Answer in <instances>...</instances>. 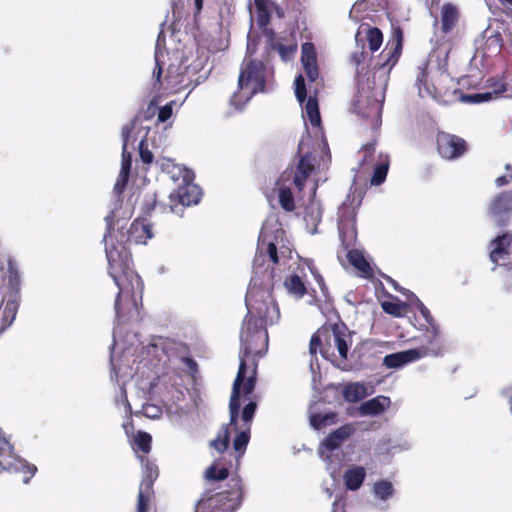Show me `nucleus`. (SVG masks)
Segmentation results:
<instances>
[{"mask_svg":"<svg viewBox=\"0 0 512 512\" xmlns=\"http://www.w3.org/2000/svg\"><path fill=\"white\" fill-rule=\"evenodd\" d=\"M136 414H138V412ZM139 414H142L147 418L155 419L162 415V409L158 405L146 403L142 406Z\"/></svg>","mask_w":512,"mask_h":512,"instance_id":"37998d69","label":"nucleus"},{"mask_svg":"<svg viewBox=\"0 0 512 512\" xmlns=\"http://www.w3.org/2000/svg\"><path fill=\"white\" fill-rule=\"evenodd\" d=\"M495 183H496L497 187H501V186L507 185L509 183V180L506 176L503 175V176L496 178Z\"/></svg>","mask_w":512,"mask_h":512,"instance_id":"13d9d810","label":"nucleus"},{"mask_svg":"<svg viewBox=\"0 0 512 512\" xmlns=\"http://www.w3.org/2000/svg\"><path fill=\"white\" fill-rule=\"evenodd\" d=\"M139 155L140 159L144 164H151L153 161V154L148 148V143L146 139H142L139 143Z\"/></svg>","mask_w":512,"mask_h":512,"instance_id":"c03bdc74","label":"nucleus"},{"mask_svg":"<svg viewBox=\"0 0 512 512\" xmlns=\"http://www.w3.org/2000/svg\"><path fill=\"white\" fill-rule=\"evenodd\" d=\"M154 496V490L143 489L139 487L137 512H148L149 505Z\"/></svg>","mask_w":512,"mask_h":512,"instance_id":"e433bc0d","label":"nucleus"},{"mask_svg":"<svg viewBox=\"0 0 512 512\" xmlns=\"http://www.w3.org/2000/svg\"><path fill=\"white\" fill-rule=\"evenodd\" d=\"M266 73L267 67L261 60L250 59L243 62L238 78V88L248 90L247 99L265 90Z\"/></svg>","mask_w":512,"mask_h":512,"instance_id":"1a4fd4ad","label":"nucleus"},{"mask_svg":"<svg viewBox=\"0 0 512 512\" xmlns=\"http://www.w3.org/2000/svg\"><path fill=\"white\" fill-rule=\"evenodd\" d=\"M229 476V470L227 467L222 466L218 467V464L213 463L211 466L207 468L205 471V477L209 480H225Z\"/></svg>","mask_w":512,"mask_h":512,"instance_id":"f704fd0d","label":"nucleus"},{"mask_svg":"<svg viewBox=\"0 0 512 512\" xmlns=\"http://www.w3.org/2000/svg\"><path fill=\"white\" fill-rule=\"evenodd\" d=\"M487 214L495 226L506 227L512 218V190L498 193L491 200Z\"/></svg>","mask_w":512,"mask_h":512,"instance_id":"9d476101","label":"nucleus"},{"mask_svg":"<svg viewBox=\"0 0 512 512\" xmlns=\"http://www.w3.org/2000/svg\"><path fill=\"white\" fill-rule=\"evenodd\" d=\"M156 200L154 197L145 202V213H150L155 208Z\"/></svg>","mask_w":512,"mask_h":512,"instance_id":"6e6d98bb","label":"nucleus"},{"mask_svg":"<svg viewBox=\"0 0 512 512\" xmlns=\"http://www.w3.org/2000/svg\"><path fill=\"white\" fill-rule=\"evenodd\" d=\"M115 214L111 211L106 217V233L104 234L105 252L107 247L111 245H122L130 252L129 246L131 244H146L147 240L152 238L151 225L147 223L145 218H137L131 224L126 234L119 233L120 239L114 235V222Z\"/></svg>","mask_w":512,"mask_h":512,"instance_id":"39448f33","label":"nucleus"},{"mask_svg":"<svg viewBox=\"0 0 512 512\" xmlns=\"http://www.w3.org/2000/svg\"><path fill=\"white\" fill-rule=\"evenodd\" d=\"M409 293L410 296L415 299V305L419 312L421 313V315L425 318L427 322H430L432 320V315L428 308L416 297L415 294H413L412 292Z\"/></svg>","mask_w":512,"mask_h":512,"instance_id":"603ef678","label":"nucleus"},{"mask_svg":"<svg viewBox=\"0 0 512 512\" xmlns=\"http://www.w3.org/2000/svg\"><path fill=\"white\" fill-rule=\"evenodd\" d=\"M511 245L512 233L510 232H505L494 238L489 245V256L491 261L512 270V255L510 253Z\"/></svg>","mask_w":512,"mask_h":512,"instance_id":"4468645a","label":"nucleus"},{"mask_svg":"<svg viewBox=\"0 0 512 512\" xmlns=\"http://www.w3.org/2000/svg\"><path fill=\"white\" fill-rule=\"evenodd\" d=\"M237 96H238V95H237L236 93L232 96V98H231V102H232V103H235V102H236V98H237Z\"/></svg>","mask_w":512,"mask_h":512,"instance_id":"338daca9","label":"nucleus"},{"mask_svg":"<svg viewBox=\"0 0 512 512\" xmlns=\"http://www.w3.org/2000/svg\"><path fill=\"white\" fill-rule=\"evenodd\" d=\"M230 442V432L228 426H222L217 437L210 442V446L220 453L227 450Z\"/></svg>","mask_w":512,"mask_h":512,"instance_id":"7c9ffc66","label":"nucleus"},{"mask_svg":"<svg viewBox=\"0 0 512 512\" xmlns=\"http://www.w3.org/2000/svg\"><path fill=\"white\" fill-rule=\"evenodd\" d=\"M403 48V30L400 26L393 27L392 35L385 49L380 53L376 64L378 69L390 71L398 62Z\"/></svg>","mask_w":512,"mask_h":512,"instance_id":"ddd939ff","label":"nucleus"},{"mask_svg":"<svg viewBox=\"0 0 512 512\" xmlns=\"http://www.w3.org/2000/svg\"><path fill=\"white\" fill-rule=\"evenodd\" d=\"M394 288H395L396 290H398V291H401V292H402V289H400V288L398 287L397 283H395V284H394Z\"/></svg>","mask_w":512,"mask_h":512,"instance_id":"774afa93","label":"nucleus"},{"mask_svg":"<svg viewBox=\"0 0 512 512\" xmlns=\"http://www.w3.org/2000/svg\"><path fill=\"white\" fill-rule=\"evenodd\" d=\"M228 488L217 491V489L206 490L200 499L206 502V507L229 508V512H234L242 503L244 493L242 480L238 476H233L227 483Z\"/></svg>","mask_w":512,"mask_h":512,"instance_id":"0eeeda50","label":"nucleus"},{"mask_svg":"<svg viewBox=\"0 0 512 512\" xmlns=\"http://www.w3.org/2000/svg\"><path fill=\"white\" fill-rule=\"evenodd\" d=\"M376 144H377V140L374 139L373 141L368 142L362 146V149H361L363 152L362 164H366L372 160L373 155L375 153Z\"/></svg>","mask_w":512,"mask_h":512,"instance_id":"49530a36","label":"nucleus"},{"mask_svg":"<svg viewBox=\"0 0 512 512\" xmlns=\"http://www.w3.org/2000/svg\"><path fill=\"white\" fill-rule=\"evenodd\" d=\"M276 14L279 18H283L284 17V11L281 7H276Z\"/></svg>","mask_w":512,"mask_h":512,"instance_id":"e2e57ef3","label":"nucleus"},{"mask_svg":"<svg viewBox=\"0 0 512 512\" xmlns=\"http://www.w3.org/2000/svg\"><path fill=\"white\" fill-rule=\"evenodd\" d=\"M132 130V126H125L122 130V137H123V147H122V162H121V170L119 174V178L115 184L114 189L118 192H122L125 188L128 178L131 171L132 166V157L130 152L127 151V145L129 136Z\"/></svg>","mask_w":512,"mask_h":512,"instance_id":"dca6fc26","label":"nucleus"},{"mask_svg":"<svg viewBox=\"0 0 512 512\" xmlns=\"http://www.w3.org/2000/svg\"><path fill=\"white\" fill-rule=\"evenodd\" d=\"M295 95L297 100L302 104L307 99V90L303 75L299 74L295 78Z\"/></svg>","mask_w":512,"mask_h":512,"instance_id":"a19ab883","label":"nucleus"},{"mask_svg":"<svg viewBox=\"0 0 512 512\" xmlns=\"http://www.w3.org/2000/svg\"><path fill=\"white\" fill-rule=\"evenodd\" d=\"M460 19V11L456 5L447 2L441 7V31L443 34L451 33L457 26Z\"/></svg>","mask_w":512,"mask_h":512,"instance_id":"6ab92c4d","label":"nucleus"},{"mask_svg":"<svg viewBox=\"0 0 512 512\" xmlns=\"http://www.w3.org/2000/svg\"><path fill=\"white\" fill-rule=\"evenodd\" d=\"M367 395L366 387L360 383L348 384L343 391V396L348 402H358Z\"/></svg>","mask_w":512,"mask_h":512,"instance_id":"cd10ccee","label":"nucleus"},{"mask_svg":"<svg viewBox=\"0 0 512 512\" xmlns=\"http://www.w3.org/2000/svg\"><path fill=\"white\" fill-rule=\"evenodd\" d=\"M305 112L308 120L313 126H317L321 122L318 102L316 98L309 97L305 100Z\"/></svg>","mask_w":512,"mask_h":512,"instance_id":"72a5a7b5","label":"nucleus"},{"mask_svg":"<svg viewBox=\"0 0 512 512\" xmlns=\"http://www.w3.org/2000/svg\"><path fill=\"white\" fill-rule=\"evenodd\" d=\"M257 10V22L260 27H266L271 20V14L268 6L256 8Z\"/></svg>","mask_w":512,"mask_h":512,"instance_id":"a18cd8bd","label":"nucleus"},{"mask_svg":"<svg viewBox=\"0 0 512 512\" xmlns=\"http://www.w3.org/2000/svg\"><path fill=\"white\" fill-rule=\"evenodd\" d=\"M355 429L351 424H345L331 432L322 442V446L328 451H333L354 433Z\"/></svg>","mask_w":512,"mask_h":512,"instance_id":"aec40b11","label":"nucleus"},{"mask_svg":"<svg viewBox=\"0 0 512 512\" xmlns=\"http://www.w3.org/2000/svg\"><path fill=\"white\" fill-rule=\"evenodd\" d=\"M366 477L365 468L362 466H353L346 470L343 479L345 486L350 491L358 490Z\"/></svg>","mask_w":512,"mask_h":512,"instance_id":"b1692460","label":"nucleus"},{"mask_svg":"<svg viewBox=\"0 0 512 512\" xmlns=\"http://www.w3.org/2000/svg\"><path fill=\"white\" fill-rule=\"evenodd\" d=\"M495 93L496 91L466 94L462 96V100L468 103H482L491 100L493 98V94Z\"/></svg>","mask_w":512,"mask_h":512,"instance_id":"79ce46f5","label":"nucleus"},{"mask_svg":"<svg viewBox=\"0 0 512 512\" xmlns=\"http://www.w3.org/2000/svg\"><path fill=\"white\" fill-rule=\"evenodd\" d=\"M268 256L274 265L279 263L278 251L274 242H266V236L259 237L257 246V255L254 259V265H258L262 257Z\"/></svg>","mask_w":512,"mask_h":512,"instance_id":"5701e85b","label":"nucleus"},{"mask_svg":"<svg viewBox=\"0 0 512 512\" xmlns=\"http://www.w3.org/2000/svg\"><path fill=\"white\" fill-rule=\"evenodd\" d=\"M279 204L286 212H292L296 208L293 193L289 187H281L278 190Z\"/></svg>","mask_w":512,"mask_h":512,"instance_id":"c756f323","label":"nucleus"},{"mask_svg":"<svg viewBox=\"0 0 512 512\" xmlns=\"http://www.w3.org/2000/svg\"><path fill=\"white\" fill-rule=\"evenodd\" d=\"M141 462L144 464V474L140 482V486L143 489L153 490L155 480L159 476L158 466L145 458L140 456Z\"/></svg>","mask_w":512,"mask_h":512,"instance_id":"393cba45","label":"nucleus"},{"mask_svg":"<svg viewBox=\"0 0 512 512\" xmlns=\"http://www.w3.org/2000/svg\"><path fill=\"white\" fill-rule=\"evenodd\" d=\"M365 38L371 52L377 51L383 42V33L378 27H370L367 25Z\"/></svg>","mask_w":512,"mask_h":512,"instance_id":"c85d7f7f","label":"nucleus"},{"mask_svg":"<svg viewBox=\"0 0 512 512\" xmlns=\"http://www.w3.org/2000/svg\"><path fill=\"white\" fill-rule=\"evenodd\" d=\"M273 49L277 50V52L280 54V56L283 59H287L290 57L295 51L296 48L293 46H287L282 43H276L273 45Z\"/></svg>","mask_w":512,"mask_h":512,"instance_id":"8fccbe9b","label":"nucleus"},{"mask_svg":"<svg viewBox=\"0 0 512 512\" xmlns=\"http://www.w3.org/2000/svg\"><path fill=\"white\" fill-rule=\"evenodd\" d=\"M256 8L268 6V0H254Z\"/></svg>","mask_w":512,"mask_h":512,"instance_id":"bf43d9fd","label":"nucleus"},{"mask_svg":"<svg viewBox=\"0 0 512 512\" xmlns=\"http://www.w3.org/2000/svg\"><path fill=\"white\" fill-rule=\"evenodd\" d=\"M256 409H257L256 402L250 401L248 404H246L242 411V420L245 423H250L254 417Z\"/></svg>","mask_w":512,"mask_h":512,"instance_id":"de8ad7c7","label":"nucleus"},{"mask_svg":"<svg viewBox=\"0 0 512 512\" xmlns=\"http://www.w3.org/2000/svg\"><path fill=\"white\" fill-rule=\"evenodd\" d=\"M248 312L245 318L257 321L258 325L277 323L280 319V310L272 294L264 289H253L248 291L245 298Z\"/></svg>","mask_w":512,"mask_h":512,"instance_id":"20e7f679","label":"nucleus"},{"mask_svg":"<svg viewBox=\"0 0 512 512\" xmlns=\"http://www.w3.org/2000/svg\"><path fill=\"white\" fill-rule=\"evenodd\" d=\"M165 63L155 54V67L152 73L153 88L178 92L187 86V75L180 63H170L164 68Z\"/></svg>","mask_w":512,"mask_h":512,"instance_id":"6e6552de","label":"nucleus"},{"mask_svg":"<svg viewBox=\"0 0 512 512\" xmlns=\"http://www.w3.org/2000/svg\"><path fill=\"white\" fill-rule=\"evenodd\" d=\"M175 104L174 101H171L164 106L160 107L158 112V121L159 122H166L168 119L171 118L173 114V105Z\"/></svg>","mask_w":512,"mask_h":512,"instance_id":"09e8293b","label":"nucleus"},{"mask_svg":"<svg viewBox=\"0 0 512 512\" xmlns=\"http://www.w3.org/2000/svg\"><path fill=\"white\" fill-rule=\"evenodd\" d=\"M152 436L144 431H138L134 436L135 451H141L143 454H148L151 451Z\"/></svg>","mask_w":512,"mask_h":512,"instance_id":"2f4dec72","label":"nucleus"},{"mask_svg":"<svg viewBox=\"0 0 512 512\" xmlns=\"http://www.w3.org/2000/svg\"><path fill=\"white\" fill-rule=\"evenodd\" d=\"M468 143L462 137L439 131L436 135V148L439 155L446 160H456L468 151Z\"/></svg>","mask_w":512,"mask_h":512,"instance_id":"9b49d317","label":"nucleus"},{"mask_svg":"<svg viewBox=\"0 0 512 512\" xmlns=\"http://www.w3.org/2000/svg\"><path fill=\"white\" fill-rule=\"evenodd\" d=\"M269 337L267 328L257 321L244 318L240 331L239 369L230 397V425L236 426L240 410L241 387L244 395L251 394L256 385L259 360L267 353Z\"/></svg>","mask_w":512,"mask_h":512,"instance_id":"f257e3e1","label":"nucleus"},{"mask_svg":"<svg viewBox=\"0 0 512 512\" xmlns=\"http://www.w3.org/2000/svg\"><path fill=\"white\" fill-rule=\"evenodd\" d=\"M316 281L319 283L320 286L324 285V279L320 274L315 275Z\"/></svg>","mask_w":512,"mask_h":512,"instance_id":"680f3d73","label":"nucleus"},{"mask_svg":"<svg viewBox=\"0 0 512 512\" xmlns=\"http://www.w3.org/2000/svg\"><path fill=\"white\" fill-rule=\"evenodd\" d=\"M444 352V345L439 333L434 330L428 337V344L418 348L388 354L383 359L387 368H399L408 363L417 361L427 356H441Z\"/></svg>","mask_w":512,"mask_h":512,"instance_id":"423d86ee","label":"nucleus"},{"mask_svg":"<svg viewBox=\"0 0 512 512\" xmlns=\"http://www.w3.org/2000/svg\"><path fill=\"white\" fill-rule=\"evenodd\" d=\"M502 4H510L512 5V0H499Z\"/></svg>","mask_w":512,"mask_h":512,"instance_id":"0e129e2a","label":"nucleus"},{"mask_svg":"<svg viewBox=\"0 0 512 512\" xmlns=\"http://www.w3.org/2000/svg\"><path fill=\"white\" fill-rule=\"evenodd\" d=\"M390 405V398L386 396H376L359 407L361 415H379Z\"/></svg>","mask_w":512,"mask_h":512,"instance_id":"4be33fe9","label":"nucleus"},{"mask_svg":"<svg viewBox=\"0 0 512 512\" xmlns=\"http://www.w3.org/2000/svg\"><path fill=\"white\" fill-rule=\"evenodd\" d=\"M338 230L344 250L355 246L357 240L356 211L352 205L343 204L339 209Z\"/></svg>","mask_w":512,"mask_h":512,"instance_id":"f8f14e48","label":"nucleus"},{"mask_svg":"<svg viewBox=\"0 0 512 512\" xmlns=\"http://www.w3.org/2000/svg\"><path fill=\"white\" fill-rule=\"evenodd\" d=\"M368 57V52L364 49V46H362L360 51H355L351 54L350 61L356 66V78L358 81Z\"/></svg>","mask_w":512,"mask_h":512,"instance_id":"c9c22d12","label":"nucleus"},{"mask_svg":"<svg viewBox=\"0 0 512 512\" xmlns=\"http://www.w3.org/2000/svg\"><path fill=\"white\" fill-rule=\"evenodd\" d=\"M108 273L119 288L115 299V315L120 324L139 319L140 306L135 296L142 290L141 277L131 269L132 255L122 245L107 247Z\"/></svg>","mask_w":512,"mask_h":512,"instance_id":"f03ea898","label":"nucleus"},{"mask_svg":"<svg viewBox=\"0 0 512 512\" xmlns=\"http://www.w3.org/2000/svg\"><path fill=\"white\" fill-rule=\"evenodd\" d=\"M250 439L249 429L237 434L233 441V448L237 453V460L244 454Z\"/></svg>","mask_w":512,"mask_h":512,"instance_id":"58836bf2","label":"nucleus"},{"mask_svg":"<svg viewBox=\"0 0 512 512\" xmlns=\"http://www.w3.org/2000/svg\"><path fill=\"white\" fill-rule=\"evenodd\" d=\"M381 307L385 313L394 317H401L406 308V304L399 300L397 302L384 301Z\"/></svg>","mask_w":512,"mask_h":512,"instance_id":"ea45409f","label":"nucleus"},{"mask_svg":"<svg viewBox=\"0 0 512 512\" xmlns=\"http://www.w3.org/2000/svg\"><path fill=\"white\" fill-rule=\"evenodd\" d=\"M352 345V335L343 322L323 325L311 337L309 353L319 352L332 364L346 370L348 352Z\"/></svg>","mask_w":512,"mask_h":512,"instance_id":"7ed1b4c3","label":"nucleus"},{"mask_svg":"<svg viewBox=\"0 0 512 512\" xmlns=\"http://www.w3.org/2000/svg\"><path fill=\"white\" fill-rule=\"evenodd\" d=\"M201 192L197 185L187 181L186 176L183 178V184L179 185L177 190L170 193V209L175 211L178 205L183 207L197 204L200 201Z\"/></svg>","mask_w":512,"mask_h":512,"instance_id":"2eb2a0df","label":"nucleus"},{"mask_svg":"<svg viewBox=\"0 0 512 512\" xmlns=\"http://www.w3.org/2000/svg\"><path fill=\"white\" fill-rule=\"evenodd\" d=\"M16 310H17L16 302L8 301L6 303L3 313H4L5 321L8 322V324H10L12 322V320L15 318Z\"/></svg>","mask_w":512,"mask_h":512,"instance_id":"3c124183","label":"nucleus"},{"mask_svg":"<svg viewBox=\"0 0 512 512\" xmlns=\"http://www.w3.org/2000/svg\"><path fill=\"white\" fill-rule=\"evenodd\" d=\"M19 464L23 467V468H26L27 470V473L30 474V476H33L35 474V472L37 471V468L36 466L34 465H30V464H27V463H23L21 461H18Z\"/></svg>","mask_w":512,"mask_h":512,"instance_id":"4d7b16f0","label":"nucleus"},{"mask_svg":"<svg viewBox=\"0 0 512 512\" xmlns=\"http://www.w3.org/2000/svg\"><path fill=\"white\" fill-rule=\"evenodd\" d=\"M195 512H229V508H216V509H213V507L207 508L206 502L203 501L202 499H199L196 504V507H195Z\"/></svg>","mask_w":512,"mask_h":512,"instance_id":"864d4df0","label":"nucleus"},{"mask_svg":"<svg viewBox=\"0 0 512 512\" xmlns=\"http://www.w3.org/2000/svg\"><path fill=\"white\" fill-rule=\"evenodd\" d=\"M346 251H347L346 257H347L349 263L353 267H355L362 274L363 277H365V278L373 277V270H372L370 264L368 263V261L365 259L363 253L360 250L354 249L352 247Z\"/></svg>","mask_w":512,"mask_h":512,"instance_id":"412c9836","label":"nucleus"},{"mask_svg":"<svg viewBox=\"0 0 512 512\" xmlns=\"http://www.w3.org/2000/svg\"><path fill=\"white\" fill-rule=\"evenodd\" d=\"M390 159L388 155L379 154V160L374 167L372 177L370 179L371 185H381L387 177L389 170Z\"/></svg>","mask_w":512,"mask_h":512,"instance_id":"a878e982","label":"nucleus"},{"mask_svg":"<svg viewBox=\"0 0 512 512\" xmlns=\"http://www.w3.org/2000/svg\"><path fill=\"white\" fill-rule=\"evenodd\" d=\"M182 363L188 368L189 373L194 376L198 372V364L191 357H182Z\"/></svg>","mask_w":512,"mask_h":512,"instance_id":"5fc2aeb1","label":"nucleus"},{"mask_svg":"<svg viewBox=\"0 0 512 512\" xmlns=\"http://www.w3.org/2000/svg\"><path fill=\"white\" fill-rule=\"evenodd\" d=\"M374 493L381 500H387L394 493L392 483L386 480H380L374 484Z\"/></svg>","mask_w":512,"mask_h":512,"instance_id":"4c0bfd02","label":"nucleus"},{"mask_svg":"<svg viewBox=\"0 0 512 512\" xmlns=\"http://www.w3.org/2000/svg\"><path fill=\"white\" fill-rule=\"evenodd\" d=\"M284 286L290 294L298 298H302L307 292L305 284L297 274L288 276L284 281Z\"/></svg>","mask_w":512,"mask_h":512,"instance_id":"bb28decb","label":"nucleus"},{"mask_svg":"<svg viewBox=\"0 0 512 512\" xmlns=\"http://www.w3.org/2000/svg\"><path fill=\"white\" fill-rule=\"evenodd\" d=\"M301 62L306 77L310 82H314L319 75L317 64V53L313 43L305 42L301 48Z\"/></svg>","mask_w":512,"mask_h":512,"instance_id":"f3484780","label":"nucleus"},{"mask_svg":"<svg viewBox=\"0 0 512 512\" xmlns=\"http://www.w3.org/2000/svg\"><path fill=\"white\" fill-rule=\"evenodd\" d=\"M505 169L509 172H512V166L510 164H506Z\"/></svg>","mask_w":512,"mask_h":512,"instance_id":"69168bd1","label":"nucleus"},{"mask_svg":"<svg viewBox=\"0 0 512 512\" xmlns=\"http://www.w3.org/2000/svg\"><path fill=\"white\" fill-rule=\"evenodd\" d=\"M195 1V8H196V11L198 13H200V11L202 10L203 8V0H194Z\"/></svg>","mask_w":512,"mask_h":512,"instance_id":"052dcab7","label":"nucleus"},{"mask_svg":"<svg viewBox=\"0 0 512 512\" xmlns=\"http://www.w3.org/2000/svg\"><path fill=\"white\" fill-rule=\"evenodd\" d=\"M314 157L311 153L307 152L302 155L299 159V162L296 167V173L293 178V184L297 188L299 192H301L304 187L307 179L314 171L313 164Z\"/></svg>","mask_w":512,"mask_h":512,"instance_id":"a211bd4d","label":"nucleus"},{"mask_svg":"<svg viewBox=\"0 0 512 512\" xmlns=\"http://www.w3.org/2000/svg\"><path fill=\"white\" fill-rule=\"evenodd\" d=\"M337 413L329 412V413H317L313 414L310 418L311 425L315 429H321L328 425H332L336 423Z\"/></svg>","mask_w":512,"mask_h":512,"instance_id":"473e14b6","label":"nucleus"}]
</instances>
